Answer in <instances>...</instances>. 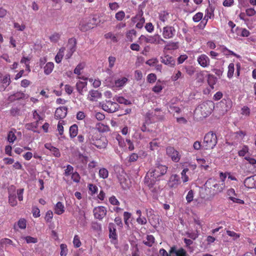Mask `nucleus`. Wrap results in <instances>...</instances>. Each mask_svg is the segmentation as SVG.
<instances>
[{"mask_svg":"<svg viewBox=\"0 0 256 256\" xmlns=\"http://www.w3.org/2000/svg\"><path fill=\"white\" fill-rule=\"evenodd\" d=\"M205 186L213 191V194H217L222 192L225 187L224 183H219L214 178H209L205 183Z\"/></svg>","mask_w":256,"mask_h":256,"instance_id":"f257e3e1","label":"nucleus"},{"mask_svg":"<svg viewBox=\"0 0 256 256\" xmlns=\"http://www.w3.org/2000/svg\"><path fill=\"white\" fill-rule=\"evenodd\" d=\"M217 144L216 134L212 132L207 133L204 138L202 146L206 150L213 148Z\"/></svg>","mask_w":256,"mask_h":256,"instance_id":"f03ea898","label":"nucleus"},{"mask_svg":"<svg viewBox=\"0 0 256 256\" xmlns=\"http://www.w3.org/2000/svg\"><path fill=\"white\" fill-rule=\"evenodd\" d=\"M139 39L142 42L152 44H158L166 42L162 38L159 34H154V36H150L142 35L140 37Z\"/></svg>","mask_w":256,"mask_h":256,"instance_id":"7ed1b4c3","label":"nucleus"},{"mask_svg":"<svg viewBox=\"0 0 256 256\" xmlns=\"http://www.w3.org/2000/svg\"><path fill=\"white\" fill-rule=\"evenodd\" d=\"M167 170L168 168L166 166L158 162L156 164L155 167L150 169L148 172L150 173L154 178H158L164 175L166 173Z\"/></svg>","mask_w":256,"mask_h":256,"instance_id":"20e7f679","label":"nucleus"},{"mask_svg":"<svg viewBox=\"0 0 256 256\" xmlns=\"http://www.w3.org/2000/svg\"><path fill=\"white\" fill-rule=\"evenodd\" d=\"M158 178H154L150 173L148 172L144 178V183L153 192H158L157 187L155 186Z\"/></svg>","mask_w":256,"mask_h":256,"instance_id":"39448f33","label":"nucleus"},{"mask_svg":"<svg viewBox=\"0 0 256 256\" xmlns=\"http://www.w3.org/2000/svg\"><path fill=\"white\" fill-rule=\"evenodd\" d=\"M76 40L75 38H72L68 39L67 45V53L66 54V59L70 58L76 50Z\"/></svg>","mask_w":256,"mask_h":256,"instance_id":"423d86ee","label":"nucleus"},{"mask_svg":"<svg viewBox=\"0 0 256 256\" xmlns=\"http://www.w3.org/2000/svg\"><path fill=\"white\" fill-rule=\"evenodd\" d=\"M176 30L174 26H166L162 28V35L164 38H172L175 35Z\"/></svg>","mask_w":256,"mask_h":256,"instance_id":"0eeeda50","label":"nucleus"},{"mask_svg":"<svg viewBox=\"0 0 256 256\" xmlns=\"http://www.w3.org/2000/svg\"><path fill=\"white\" fill-rule=\"evenodd\" d=\"M180 180L178 175L172 174L167 183V186L170 188H176L180 184Z\"/></svg>","mask_w":256,"mask_h":256,"instance_id":"6e6552de","label":"nucleus"},{"mask_svg":"<svg viewBox=\"0 0 256 256\" xmlns=\"http://www.w3.org/2000/svg\"><path fill=\"white\" fill-rule=\"evenodd\" d=\"M93 212L96 218L102 220L106 216L107 210L104 206H98L94 209Z\"/></svg>","mask_w":256,"mask_h":256,"instance_id":"1a4fd4ad","label":"nucleus"},{"mask_svg":"<svg viewBox=\"0 0 256 256\" xmlns=\"http://www.w3.org/2000/svg\"><path fill=\"white\" fill-rule=\"evenodd\" d=\"M118 106L116 102L110 101L106 102L105 104H102V109L106 112H116L118 110L117 107Z\"/></svg>","mask_w":256,"mask_h":256,"instance_id":"9d476101","label":"nucleus"},{"mask_svg":"<svg viewBox=\"0 0 256 256\" xmlns=\"http://www.w3.org/2000/svg\"><path fill=\"white\" fill-rule=\"evenodd\" d=\"M214 16V8L212 6H210L206 10V14L204 16L201 22L200 26L203 24L202 28H204L207 24L208 19L212 18Z\"/></svg>","mask_w":256,"mask_h":256,"instance_id":"9b49d317","label":"nucleus"},{"mask_svg":"<svg viewBox=\"0 0 256 256\" xmlns=\"http://www.w3.org/2000/svg\"><path fill=\"white\" fill-rule=\"evenodd\" d=\"M34 118L36 120V122L27 124L26 126L27 129L32 130L34 132H38L35 129L38 126V121L42 120L43 118L38 114V113H33Z\"/></svg>","mask_w":256,"mask_h":256,"instance_id":"f8f14e48","label":"nucleus"},{"mask_svg":"<svg viewBox=\"0 0 256 256\" xmlns=\"http://www.w3.org/2000/svg\"><path fill=\"white\" fill-rule=\"evenodd\" d=\"M128 82V79L126 77H122L114 80V84L112 86L114 90L122 89Z\"/></svg>","mask_w":256,"mask_h":256,"instance_id":"ddd939ff","label":"nucleus"},{"mask_svg":"<svg viewBox=\"0 0 256 256\" xmlns=\"http://www.w3.org/2000/svg\"><path fill=\"white\" fill-rule=\"evenodd\" d=\"M166 154L170 156L172 160L178 162L180 160V155L178 152L172 147H168L166 148Z\"/></svg>","mask_w":256,"mask_h":256,"instance_id":"4468645a","label":"nucleus"},{"mask_svg":"<svg viewBox=\"0 0 256 256\" xmlns=\"http://www.w3.org/2000/svg\"><path fill=\"white\" fill-rule=\"evenodd\" d=\"M160 59L162 63L170 67H174L175 66L176 61L172 56L166 55L164 56H160Z\"/></svg>","mask_w":256,"mask_h":256,"instance_id":"2eb2a0df","label":"nucleus"},{"mask_svg":"<svg viewBox=\"0 0 256 256\" xmlns=\"http://www.w3.org/2000/svg\"><path fill=\"white\" fill-rule=\"evenodd\" d=\"M244 184L248 188H256V176L246 178L244 181Z\"/></svg>","mask_w":256,"mask_h":256,"instance_id":"dca6fc26","label":"nucleus"},{"mask_svg":"<svg viewBox=\"0 0 256 256\" xmlns=\"http://www.w3.org/2000/svg\"><path fill=\"white\" fill-rule=\"evenodd\" d=\"M198 62L200 66L206 68L210 65V60L206 55L202 54L198 58Z\"/></svg>","mask_w":256,"mask_h":256,"instance_id":"f3484780","label":"nucleus"},{"mask_svg":"<svg viewBox=\"0 0 256 256\" xmlns=\"http://www.w3.org/2000/svg\"><path fill=\"white\" fill-rule=\"evenodd\" d=\"M12 188V191L11 190H8V202L12 206H14L17 205V201L16 200V196L15 194V188L13 186H11Z\"/></svg>","mask_w":256,"mask_h":256,"instance_id":"a211bd4d","label":"nucleus"},{"mask_svg":"<svg viewBox=\"0 0 256 256\" xmlns=\"http://www.w3.org/2000/svg\"><path fill=\"white\" fill-rule=\"evenodd\" d=\"M102 94L97 90H91L89 92L88 98L90 101H94L100 98Z\"/></svg>","mask_w":256,"mask_h":256,"instance_id":"6ab92c4d","label":"nucleus"},{"mask_svg":"<svg viewBox=\"0 0 256 256\" xmlns=\"http://www.w3.org/2000/svg\"><path fill=\"white\" fill-rule=\"evenodd\" d=\"M90 143L98 148H105L107 144L106 142L103 141L101 139L96 140H90Z\"/></svg>","mask_w":256,"mask_h":256,"instance_id":"aec40b11","label":"nucleus"},{"mask_svg":"<svg viewBox=\"0 0 256 256\" xmlns=\"http://www.w3.org/2000/svg\"><path fill=\"white\" fill-rule=\"evenodd\" d=\"M118 34H114L112 32H108L104 36V38L106 40H110L112 42L116 43L118 41Z\"/></svg>","mask_w":256,"mask_h":256,"instance_id":"412c9836","label":"nucleus"},{"mask_svg":"<svg viewBox=\"0 0 256 256\" xmlns=\"http://www.w3.org/2000/svg\"><path fill=\"white\" fill-rule=\"evenodd\" d=\"M197 162L200 165V168L202 170H206L209 168V164L210 162L208 161H206L204 158H196Z\"/></svg>","mask_w":256,"mask_h":256,"instance_id":"4be33fe9","label":"nucleus"},{"mask_svg":"<svg viewBox=\"0 0 256 256\" xmlns=\"http://www.w3.org/2000/svg\"><path fill=\"white\" fill-rule=\"evenodd\" d=\"M108 229L110 232V238L116 240L117 237L115 225L114 223H110L108 224Z\"/></svg>","mask_w":256,"mask_h":256,"instance_id":"5701e85b","label":"nucleus"},{"mask_svg":"<svg viewBox=\"0 0 256 256\" xmlns=\"http://www.w3.org/2000/svg\"><path fill=\"white\" fill-rule=\"evenodd\" d=\"M79 28L81 31L86 32L92 28L90 24L84 20H82L79 24Z\"/></svg>","mask_w":256,"mask_h":256,"instance_id":"b1692460","label":"nucleus"},{"mask_svg":"<svg viewBox=\"0 0 256 256\" xmlns=\"http://www.w3.org/2000/svg\"><path fill=\"white\" fill-rule=\"evenodd\" d=\"M170 253V254H174L176 256H186V250L182 248L176 250L174 248H172Z\"/></svg>","mask_w":256,"mask_h":256,"instance_id":"393cba45","label":"nucleus"},{"mask_svg":"<svg viewBox=\"0 0 256 256\" xmlns=\"http://www.w3.org/2000/svg\"><path fill=\"white\" fill-rule=\"evenodd\" d=\"M87 86L86 82L78 81L76 82V88L80 94H83V90L86 88Z\"/></svg>","mask_w":256,"mask_h":256,"instance_id":"a878e982","label":"nucleus"},{"mask_svg":"<svg viewBox=\"0 0 256 256\" xmlns=\"http://www.w3.org/2000/svg\"><path fill=\"white\" fill-rule=\"evenodd\" d=\"M66 50V48L64 47L61 48L58 52L57 53L56 57H55V60L56 62L58 64H59L61 62L62 58L64 56V52Z\"/></svg>","mask_w":256,"mask_h":256,"instance_id":"bb28decb","label":"nucleus"},{"mask_svg":"<svg viewBox=\"0 0 256 256\" xmlns=\"http://www.w3.org/2000/svg\"><path fill=\"white\" fill-rule=\"evenodd\" d=\"M54 68V64L52 62H48L46 66L44 67V73L46 74H50Z\"/></svg>","mask_w":256,"mask_h":256,"instance_id":"cd10ccee","label":"nucleus"},{"mask_svg":"<svg viewBox=\"0 0 256 256\" xmlns=\"http://www.w3.org/2000/svg\"><path fill=\"white\" fill-rule=\"evenodd\" d=\"M55 213L57 214L60 215L63 214L64 212V206L61 202H58L56 203L55 206Z\"/></svg>","mask_w":256,"mask_h":256,"instance_id":"c85d7f7f","label":"nucleus"},{"mask_svg":"<svg viewBox=\"0 0 256 256\" xmlns=\"http://www.w3.org/2000/svg\"><path fill=\"white\" fill-rule=\"evenodd\" d=\"M154 238L152 235H148L146 238V240L143 241V243L148 246L150 247L154 242Z\"/></svg>","mask_w":256,"mask_h":256,"instance_id":"c756f323","label":"nucleus"},{"mask_svg":"<svg viewBox=\"0 0 256 256\" xmlns=\"http://www.w3.org/2000/svg\"><path fill=\"white\" fill-rule=\"evenodd\" d=\"M96 128L100 132H104L109 130V127L102 123H98L96 124Z\"/></svg>","mask_w":256,"mask_h":256,"instance_id":"7c9ffc66","label":"nucleus"},{"mask_svg":"<svg viewBox=\"0 0 256 256\" xmlns=\"http://www.w3.org/2000/svg\"><path fill=\"white\" fill-rule=\"evenodd\" d=\"M78 132V127L76 124L72 125L70 128V136L71 138H74L76 136Z\"/></svg>","mask_w":256,"mask_h":256,"instance_id":"2f4dec72","label":"nucleus"},{"mask_svg":"<svg viewBox=\"0 0 256 256\" xmlns=\"http://www.w3.org/2000/svg\"><path fill=\"white\" fill-rule=\"evenodd\" d=\"M216 78L212 74H208V83L210 86L213 89L214 85L216 83Z\"/></svg>","mask_w":256,"mask_h":256,"instance_id":"473e14b6","label":"nucleus"},{"mask_svg":"<svg viewBox=\"0 0 256 256\" xmlns=\"http://www.w3.org/2000/svg\"><path fill=\"white\" fill-rule=\"evenodd\" d=\"M60 34L55 32L50 36L49 39L52 42L56 43L60 40Z\"/></svg>","mask_w":256,"mask_h":256,"instance_id":"72a5a7b5","label":"nucleus"},{"mask_svg":"<svg viewBox=\"0 0 256 256\" xmlns=\"http://www.w3.org/2000/svg\"><path fill=\"white\" fill-rule=\"evenodd\" d=\"M249 152V148L246 145L243 146L238 152V155L240 156H244Z\"/></svg>","mask_w":256,"mask_h":256,"instance_id":"f704fd0d","label":"nucleus"},{"mask_svg":"<svg viewBox=\"0 0 256 256\" xmlns=\"http://www.w3.org/2000/svg\"><path fill=\"white\" fill-rule=\"evenodd\" d=\"M21 238L25 240L27 244H35L38 242L37 238L30 236H22Z\"/></svg>","mask_w":256,"mask_h":256,"instance_id":"c9c22d12","label":"nucleus"},{"mask_svg":"<svg viewBox=\"0 0 256 256\" xmlns=\"http://www.w3.org/2000/svg\"><path fill=\"white\" fill-rule=\"evenodd\" d=\"M98 175L100 178L106 179L108 176V171L106 168H101L99 170Z\"/></svg>","mask_w":256,"mask_h":256,"instance_id":"e433bc0d","label":"nucleus"},{"mask_svg":"<svg viewBox=\"0 0 256 256\" xmlns=\"http://www.w3.org/2000/svg\"><path fill=\"white\" fill-rule=\"evenodd\" d=\"M25 94L21 92H18L10 96L11 99L14 100H18L24 98Z\"/></svg>","mask_w":256,"mask_h":256,"instance_id":"4c0bfd02","label":"nucleus"},{"mask_svg":"<svg viewBox=\"0 0 256 256\" xmlns=\"http://www.w3.org/2000/svg\"><path fill=\"white\" fill-rule=\"evenodd\" d=\"M234 63H230L228 66V72L227 76L229 78H231L234 75Z\"/></svg>","mask_w":256,"mask_h":256,"instance_id":"58836bf2","label":"nucleus"},{"mask_svg":"<svg viewBox=\"0 0 256 256\" xmlns=\"http://www.w3.org/2000/svg\"><path fill=\"white\" fill-rule=\"evenodd\" d=\"M188 170V168H185L181 172V178L184 182H186L188 181V176L186 174Z\"/></svg>","mask_w":256,"mask_h":256,"instance_id":"ea45409f","label":"nucleus"},{"mask_svg":"<svg viewBox=\"0 0 256 256\" xmlns=\"http://www.w3.org/2000/svg\"><path fill=\"white\" fill-rule=\"evenodd\" d=\"M168 13L166 11H162L159 14V18L160 21L165 22L168 18Z\"/></svg>","mask_w":256,"mask_h":256,"instance_id":"a19ab883","label":"nucleus"},{"mask_svg":"<svg viewBox=\"0 0 256 256\" xmlns=\"http://www.w3.org/2000/svg\"><path fill=\"white\" fill-rule=\"evenodd\" d=\"M60 255L61 256H66L68 254V250L67 246L66 244H62L60 245Z\"/></svg>","mask_w":256,"mask_h":256,"instance_id":"79ce46f5","label":"nucleus"},{"mask_svg":"<svg viewBox=\"0 0 256 256\" xmlns=\"http://www.w3.org/2000/svg\"><path fill=\"white\" fill-rule=\"evenodd\" d=\"M16 137L14 134V132L12 130L9 132L8 135V140L10 143H13L16 140Z\"/></svg>","mask_w":256,"mask_h":256,"instance_id":"37998d69","label":"nucleus"},{"mask_svg":"<svg viewBox=\"0 0 256 256\" xmlns=\"http://www.w3.org/2000/svg\"><path fill=\"white\" fill-rule=\"evenodd\" d=\"M2 82L6 84V87L8 86L11 83L10 75L9 74H6L2 80Z\"/></svg>","mask_w":256,"mask_h":256,"instance_id":"c03bdc74","label":"nucleus"},{"mask_svg":"<svg viewBox=\"0 0 256 256\" xmlns=\"http://www.w3.org/2000/svg\"><path fill=\"white\" fill-rule=\"evenodd\" d=\"M238 31L240 32L239 36L243 37H248L250 34V32L246 28H239Z\"/></svg>","mask_w":256,"mask_h":256,"instance_id":"a18cd8bd","label":"nucleus"},{"mask_svg":"<svg viewBox=\"0 0 256 256\" xmlns=\"http://www.w3.org/2000/svg\"><path fill=\"white\" fill-rule=\"evenodd\" d=\"M125 16L124 12L123 10H120L116 14L115 18L116 20L122 21L124 18Z\"/></svg>","mask_w":256,"mask_h":256,"instance_id":"49530a36","label":"nucleus"},{"mask_svg":"<svg viewBox=\"0 0 256 256\" xmlns=\"http://www.w3.org/2000/svg\"><path fill=\"white\" fill-rule=\"evenodd\" d=\"M116 101L120 104H124L126 105L131 104V102L122 96H118L116 98Z\"/></svg>","mask_w":256,"mask_h":256,"instance_id":"de8ad7c7","label":"nucleus"},{"mask_svg":"<svg viewBox=\"0 0 256 256\" xmlns=\"http://www.w3.org/2000/svg\"><path fill=\"white\" fill-rule=\"evenodd\" d=\"M73 244L74 246L78 248L80 246L82 243L80 238L78 235H75L73 240Z\"/></svg>","mask_w":256,"mask_h":256,"instance_id":"09e8293b","label":"nucleus"},{"mask_svg":"<svg viewBox=\"0 0 256 256\" xmlns=\"http://www.w3.org/2000/svg\"><path fill=\"white\" fill-rule=\"evenodd\" d=\"M74 172V168L70 165L68 164L66 166V169L64 170V174L66 176H69L70 174H72Z\"/></svg>","mask_w":256,"mask_h":256,"instance_id":"8fccbe9b","label":"nucleus"},{"mask_svg":"<svg viewBox=\"0 0 256 256\" xmlns=\"http://www.w3.org/2000/svg\"><path fill=\"white\" fill-rule=\"evenodd\" d=\"M194 196V191L192 190H190L188 192V193L186 196V200L187 202L188 203L191 202L193 200Z\"/></svg>","mask_w":256,"mask_h":256,"instance_id":"3c124183","label":"nucleus"},{"mask_svg":"<svg viewBox=\"0 0 256 256\" xmlns=\"http://www.w3.org/2000/svg\"><path fill=\"white\" fill-rule=\"evenodd\" d=\"M226 195L228 199H230V197L238 196V194L236 193L234 190L232 188H230L227 190Z\"/></svg>","mask_w":256,"mask_h":256,"instance_id":"603ef678","label":"nucleus"},{"mask_svg":"<svg viewBox=\"0 0 256 256\" xmlns=\"http://www.w3.org/2000/svg\"><path fill=\"white\" fill-rule=\"evenodd\" d=\"M84 64H79L74 70V73L80 75V71L84 69Z\"/></svg>","mask_w":256,"mask_h":256,"instance_id":"864d4df0","label":"nucleus"},{"mask_svg":"<svg viewBox=\"0 0 256 256\" xmlns=\"http://www.w3.org/2000/svg\"><path fill=\"white\" fill-rule=\"evenodd\" d=\"M203 17V14L200 12H197L196 14H195L192 20L194 22H200Z\"/></svg>","mask_w":256,"mask_h":256,"instance_id":"5fc2aeb1","label":"nucleus"},{"mask_svg":"<svg viewBox=\"0 0 256 256\" xmlns=\"http://www.w3.org/2000/svg\"><path fill=\"white\" fill-rule=\"evenodd\" d=\"M156 80V76L154 74H150L147 76V80L150 83H154Z\"/></svg>","mask_w":256,"mask_h":256,"instance_id":"6e6d98bb","label":"nucleus"},{"mask_svg":"<svg viewBox=\"0 0 256 256\" xmlns=\"http://www.w3.org/2000/svg\"><path fill=\"white\" fill-rule=\"evenodd\" d=\"M136 32L134 30H132L129 31L126 34V38L130 42H132L133 40V36H136Z\"/></svg>","mask_w":256,"mask_h":256,"instance_id":"4d7b16f0","label":"nucleus"},{"mask_svg":"<svg viewBox=\"0 0 256 256\" xmlns=\"http://www.w3.org/2000/svg\"><path fill=\"white\" fill-rule=\"evenodd\" d=\"M226 234L232 237L234 240H236L240 236V234H237L234 231L227 230Z\"/></svg>","mask_w":256,"mask_h":256,"instance_id":"13d9d810","label":"nucleus"},{"mask_svg":"<svg viewBox=\"0 0 256 256\" xmlns=\"http://www.w3.org/2000/svg\"><path fill=\"white\" fill-rule=\"evenodd\" d=\"M18 227L21 229H24L26 226V220L24 218L20 219L18 222Z\"/></svg>","mask_w":256,"mask_h":256,"instance_id":"bf43d9fd","label":"nucleus"},{"mask_svg":"<svg viewBox=\"0 0 256 256\" xmlns=\"http://www.w3.org/2000/svg\"><path fill=\"white\" fill-rule=\"evenodd\" d=\"M72 179L75 182H79L80 180V176L78 173L76 172H73L72 174Z\"/></svg>","mask_w":256,"mask_h":256,"instance_id":"052dcab7","label":"nucleus"},{"mask_svg":"<svg viewBox=\"0 0 256 256\" xmlns=\"http://www.w3.org/2000/svg\"><path fill=\"white\" fill-rule=\"evenodd\" d=\"M12 242L11 240L9 238H3L0 241V246H3L4 245L6 244H12Z\"/></svg>","mask_w":256,"mask_h":256,"instance_id":"680f3d73","label":"nucleus"},{"mask_svg":"<svg viewBox=\"0 0 256 256\" xmlns=\"http://www.w3.org/2000/svg\"><path fill=\"white\" fill-rule=\"evenodd\" d=\"M132 214L128 212H125L124 214V220L126 225L128 226V220L131 218Z\"/></svg>","mask_w":256,"mask_h":256,"instance_id":"e2e57ef3","label":"nucleus"},{"mask_svg":"<svg viewBox=\"0 0 256 256\" xmlns=\"http://www.w3.org/2000/svg\"><path fill=\"white\" fill-rule=\"evenodd\" d=\"M158 143L156 142V140H154L152 142L150 143V148L151 150H153L157 148L158 147Z\"/></svg>","mask_w":256,"mask_h":256,"instance_id":"0e129e2a","label":"nucleus"},{"mask_svg":"<svg viewBox=\"0 0 256 256\" xmlns=\"http://www.w3.org/2000/svg\"><path fill=\"white\" fill-rule=\"evenodd\" d=\"M182 76V73L180 71V70H178L177 72L175 74H174L172 75V76H171V80L172 81V82H176V81L178 78H181Z\"/></svg>","mask_w":256,"mask_h":256,"instance_id":"69168bd1","label":"nucleus"},{"mask_svg":"<svg viewBox=\"0 0 256 256\" xmlns=\"http://www.w3.org/2000/svg\"><path fill=\"white\" fill-rule=\"evenodd\" d=\"M53 218V213L51 210H48L45 216V220L46 222H50Z\"/></svg>","mask_w":256,"mask_h":256,"instance_id":"338daca9","label":"nucleus"},{"mask_svg":"<svg viewBox=\"0 0 256 256\" xmlns=\"http://www.w3.org/2000/svg\"><path fill=\"white\" fill-rule=\"evenodd\" d=\"M166 46L168 50H176L178 48L177 43L174 42H169Z\"/></svg>","mask_w":256,"mask_h":256,"instance_id":"774afa93","label":"nucleus"}]
</instances>
